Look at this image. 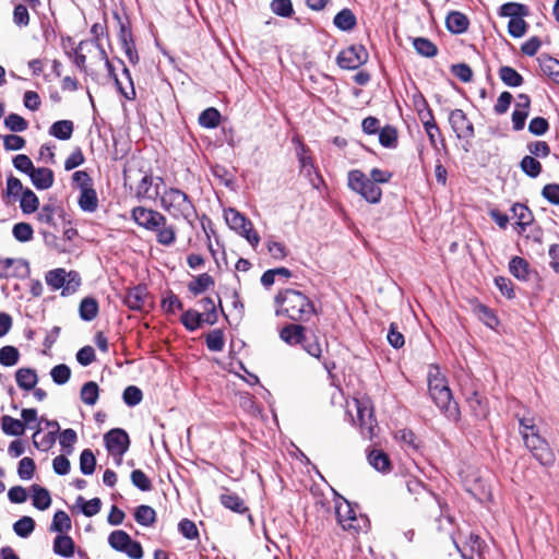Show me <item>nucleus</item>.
<instances>
[{
  "mask_svg": "<svg viewBox=\"0 0 559 559\" xmlns=\"http://www.w3.org/2000/svg\"><path fill=\"white\" fill-rule=\"evenodd\" d=\"M181 323L188 331H195L198 330L202 323H205L203 320V316L200 314V312L189 309L185 311L181 314Z\"/></svg>",
  "mask_w": 559,
  "mask_h": 559,
  "instance_id": "45",
  "label": "nucleus"
},
{
  "mask_svg": "<svg viewBox=\"0 0 559 559\" xmlns=\"http://www.w3.org/2000/svg\"><path fill=\"white\" fill-rule=\"evenodd\" d=\"M1 429L8 436L20 437L25 432V424L9 415L1 418Z\"/></svg>",
  "mask_w": 559,
  "mask_h": 559,
  "instance_id": "26",
  "label": "nucleus"
},
{
  "mask_svg": "<svg viewBox=\"0 0 559 559\" xmlns=\"http://www.w3.org/2000/svg\"><path fill=\"white\" fill-rule=\"evenodd\" d=\"M533 456L544 466H551L555 463V454L548 442L537 447L533 452Z\"/></svg>",
  "mask_w": 559,
  "mask_h": 559,
  "instance_id": "47",
  "label": "nucleus"
},
{
  "mask_svg": "<svg viewBox=\"0 0 559 559\" xmlns=\"http://www.w3.org/2000/svg\"><path fill=\"white\" fill-rule=\"evenodd\" d=\"M96 459L90 449H85L80 455V471L84 475H92L95 471Z\"/></svg>",
  "mask_w": 559,
  "mask_h": 559,
  "instance_id": "51",
  "label": "nucleus"
},
{
  "mask_svg": "<svg viewBox=\"0 0 559 559\" xmlns=\"http://www.w3.org/2000/svg\"><path fill=\"white\" fill-rule=\"evenodd\" d=\"M29 178L38 190H47L53 185V171L46 167L34 168Z\"/></svg>",
  "mask_w": 559,
  "mask_h": 559,
  "instance_id": "15",
  "label": "nucleus"
},
{
  "mask_svg": "<svg viewBox=\"0 0 559 559\" xmlns=\"http://www.w3.org/2000/svg\"><path fill=\"white\" fill-rule=\"evenodd\" d=\"M213 285V277L207 273H202L188 284V289L194 296H198L207 290Z\"/></svg>",
  "mask_w": 559,
  "mask_h": 559,
  "instance_id": "33",
  "label": "nucleus"
},
{
  "mask_svg": "<svg viewBox=\"0 0 559 559\" xmlns=\"http://www.w3.org/2000/svg\"><path fill=\"white\" fill-rule=\"evenodd\" d=\"M206 346L212 352H222L225 346L224 333L219 329L212 330L206 335Z\"/></svg>",
  "mask_w": 559,
  "mask_h": 559,
  "instance_id": "50",
  "label": "nucleus"
},
{
  "mask_svg": "<svg viewBox=\"0 0 559 559\" xmlns=\"http://www.w3.org/2000/svg\"><path fill=\"white\" fill-rule=\"evenodd\" d=\"M500 80L510 87H518L522 85V75L512 67L503 66L499 69Z\"/></svg>",
  "mask_w": 559,
  "mask_h": 559,
  "instance_id": "37",
  "label": "nucleus"
},
{
  "mask_svg": "<svg viewBox=\"0 0 559 559\" xmlns=\"http://www.w3.org/2000/svg\"><path fill=\"white\" fill-rule=\"evenodd\" d=\"M35 530V521L31 516H22L13 524L14 533L22 537L27 538Z\"/></svg>",
  "mask_w": 559,
  "mask_h": 559,
  "instance_id": "48",
  "label": "nucleus"
},
{
  "mask_svg": "<svg viewBox=\"0 0 559 559\" xmlns=\"http://www.w3.org/2000/svg\"><path fill=\"white\" fill-rule=\"evenodd\" d=\"M12 234L20 242H27L33 238V228L28 223H17L13 226Z\"/></svg>",
  "mask_w": 559,
  "mask_h": 559,
  "instance_id": "58",
  "label": "nucleus"
},
{
  "mask_svg": "<svg viewBox=\"0 0 559 559\" xmlns=\"http://www.w3.org/2000/svg\"><path fill=\"white\" fill-rule=\"evenodd\" d=\"M527 32V23L523 17L510 20L508 23V33L513 38H521Z\"/></svg>",
  "mask_w": 559,
  "mask_h": 559,
  "instance_id": "62",
  "label": "nucleus"
},
{
  "mask_svg": "<svg viewBox=\"0 0 559 559\" xmlns=\"http://www.w3.org/2000/svg\"><path fill=\"white\" fill-rule=\"evenodd\" d=\"M513 215L518 218L516 225L520 228L519 233L525 230V228L533 222L532 212L530 209L521 203H515L512 206Z\"/></svg>",
  "mask_w": 559,
  "mask_h": 559,
  "instance_id": "31",
  "label": "nucleus"
},
{
  "mask_svg": "<svg viewBox=\"0 0 559 559\" xmlns=\"http://www.w3.org/2000/svg\"><path fill=\"white\" fill-rule=\"evenodd\" d=\"M219 122H221V114L214 107L206 108L199 116L200 126L207 128V129L216 128L219 124Z\"/></svg>",
  "mask_w": 559,
  "mask_h": 559,
  "instance_id": "44",
  "label": "nucleus"
},
{
  "mask_svg": "<svg viewBox=\"0 0 559 559\" xmlns=\"http://www.w3.org/2000/svg\"><path fill=\"white\" fill-rule=\"evenodd\" d=\"M71 528V520L64 511H57L53 515L50 530L58 533L67 532Z\"/></svg>",
  "mask_w": 559,
  "mask_h": 559,
  "instance_id": "54",
  "label": "nucleus"
},
{
  "mask_svg": "<svg viewBox=\"0 0 559 559\" xmlns=\"http://www.w3.org/2000/svg\"><path fill=\"white\" fill-rule=\"evenodd\" d=\"M275 302L278 306L276 316H286L293 321H308L314 312L310 299L295 289L278 293Z\"/></svg>",
  "mask_w": 559,
  "mask_h": 559,
  "instance_id": "2",
  "label": "nucleus"
},
{
  "mask_svg": "<svg viewBox=\"0 0 559 559\" xmlns=\"http://www.w3.org/2000/svg\"><path fill=\"white\" fill-rule=\"evenodd\" d=\"M468 19L461 12L452 11L445 19V25L449 32L453 34H462L468 27Z\"/></svg>",
  "mask_w": 559,
  "mask_h": 559,
  "instance_id": "17",
  "label": "nucleus"
},
{
  "mask_svg": "<svg viewBox=\"0 0 559 559\" xmlns=\"http://www.w3.org/2000/svg\"><path fill=\"white\" fill-rule=\"evenodd\" d=\"M437 407L450 419L457 420L460 417V409L457 403L453 401L450 388L439 391L431 396Z\"/></svg>",
  "mask_w": 559,
  "mask_h": 559,
  "instance_id": "14",
  "label": "nucleus"
},
{
  "mask_svg": "<svg viewBox=\"0 0 559 559\" xmlns=\"http://www.w3.org/2000/svg\"><path fill=\"white\" fill-rule=\"evenodd\" d=\"M528 13V8L525 4L518 2L504 3L499 9V15L502 17H510V20L525 17Z\"/></svg>",
  "mask_w": 559,
  "mask_h": 559,
  "instance_id": "24",
  "label": "nucleus"
},
{
  "mask_svg": "<svg viewBox=\"0 0 559 559\" xmlns=\"http://www.w3.org/2000/svg\"><path fill=\"white\" fill-rule=\"evenodd\" d=\"M379 142L384 147H395L397 143V132L395 128L386 126L379 131Z\"/></svg>",
  "mask_w": 559,
  "mask_h": 559,
  "instance_id": "56",
  "label": "nucleus"
},
{
  "mask_svg": "<svg viewBox=\"0 0 559 559\" xmlns=\"http://www.w3.org/2000/svg\"><path fill=\"white\" fill-rule=\"evenodd\" d=\"M100 55H102V58L105 60V66H106L108 75L115 81V84H116L119 93L126 99H129V100L133 99L135 97V90L133 86V81H132L129 69L124 66V63L121 60H119L120 63L123 66L121 75H122L123 80H126V82L129 85V88H126L122 85V80L119 79L118 75L116 74L115 68H114L112 63L109 61V59L107 58V55L103 48H100Z\"/></svg>",
  "mask_w": 559,
  "mask_h": 559,
  "instance_id": "9",
  "label": "nucleus"
},
{
  "mask_svg": "<svg viewBox=\"0 0 559 559\" xmlns=\"http://www.w3.org/2000/svg\"><path fill=\"white\" fill-rule=\"evenodd\" d=\"M131 481L133 486L142 491H150L152 489V481L141 469L132 471Z\"/></svg>",
  "mask_w": 559,
  "mask_h": 559,
  "instance_id": "64",
  "label": "nucleus"
},
{
  "mask_svg": "<svg viewBox=\"0 0 559 559\" xmlns=\"http://www.w3.org/2000/svg\"><path fill=\"white\" fill-rule=\"evenodd\" d=\"M32 491L33 506L36 509L44 511L50 507L51 498L49 491L46 488L38 485H33Z\"/></svg>",
  "mask_w": 559,
  "mask_h": 559,
  "instance_id": "35",
  "label": "nucleus"
},
{
  "mask_svg": "<svg viewBox=\"0 0 559 559\" xmlns=\"http://www.w3.org/2000/svg\"><path fill=\"white\" fill-rule=\"evenodd\" d=\"M199 305L203 310L200 314L203 316L204 322L210 325L215 324L218 320V314L214 299L212 297L202 298L199 301Z\"/></svg>",
  "mask_w": 559,
  "mask_h": 559,
  "instance_id": "30",
  "label": "nucleus"
},
{
  "mask_svg": "<svg viewBox=\"0 0 559 559\" xmlns=\"http://www.w3.org/2000/svg\"><path fill=\"white\" fill-rule=\"evenodd\" d=\"M347 180L349 189L360 194L367 202L377 204L381 201V188L370 180L361 170H350Z\"/></svg>",
  "mask_w": 559,
  "mask_h": 559,
  "instance_id": "5",
  "label": "nucleus"
},
{
  "mask_svg": "<svg viewBox=\"0 0 559 559\" xmlns=\"http://www.w3.org/2000/svg\"><path fill=\"white\" fill-rule=\"evenodd\" d=\"M346 413L352 416L353 423L360 428V432L365 438L371 439L373 437L377 421L369 397H354L352 402H347Z\"/></svg>",
  "mask_w": 559,
  "mask_h": 559,
  "instance_id": "3",
  "label": "nucleus"
},
{
  "mask_svg": "<svg viewBox=\"0 0 559 559\" xmlns=\"http://www.w3.org/2000/svg\"><path fill=\"white\" fill-rule=\"evenodd\" d=\"M122 399L128 406H135L141 403L143 394L138 386L129 385L124 389Z\"/></svg>",
  "mask_w": 559,
  "mask_h": 559,
  "instance_id": "61",
  "label": "nucleus"
},
{
  "mask_svg": "<svg viewBox=\"0 0 559 559\" xmlns=\"http://www.w3.org/2000/svg\"><path fill=\"white\" fill-rule=\"evenodd\" d=\"M448 382L438 366H430L428 370V389L430 396L448 388Z\"/></svg>",
  "mask_w": 559,
  "mask_h": 559,
  "instance_id": "18",
  "label": "nucleus"
},
{
  "mask_svg": "<svg viewBox=\"0 0 559 559\" xmlns=\"http://www.w3.org/2000/svg\"><path fill=\"white\" fill-rule=\"evenodd\" d=\"M335 513L338 523L344 530L357 532L360 528V522L364 519L357 516L356 511L347 500L343 499L336 503Z\"/></svg>",
  "mask_w": 559,
  "mask_h": 559,
  "instance_id": "12",
  "label": "nucleus"
},
{
  "mask_svg": "<svg viewBox=\"0 0 559 559\" xmlns=\"http://www.w3.org/2000/svg\"><path fill=\"white\" fill-rule=\"evenodd\" d=\"M45 281L51 290L61 289V295L63 297L71 296L76 293L82 283L81 276L78 272H67L61 267L48 271L45 275Z\"/></svg>",
  "mask_w": 559,
  "mask_h": 559,
  "instance_id": "4",
  "label": "nucleus"
},
{
  "mask_svg": "<svg viewBox=\"0 0 559 559\" xmlns=\"http://www.w3.org/2000/svg\"><path fill=\"white\" fill-rule=\"evenodd\" d=\"M270 8L274 14L282 17H289L294 13L290 0H272Z\"/></svg>",
  "mask_w": 559,
  "mask_h": 559,
  "instance_id": "57",
  "label": "nucleus"
},
{
  "mask_svg": "<svg viewBox=\"0 0 559 559\" xmlns=\"http://www.w3.org/2000/svg\"><path fill=\"white\" fill-rule=\"evenodd\" d=\"M449 123L457 139L471 140L475 135L473 122L462 109H453L449 114Z\"/></svg>",
  "mask_w": 559,
  "mask_h": 559,
  "instance_id": "10",
  "label": "nucleus"
},
{
  "mask_svg": "<svg viewBox=\"0 0 559 559\" xmlns=\"http://www.w3.org/2000/svg\"><path fill=\"white\" fill-rule=\"evenodd\" d=\"M135 521L143 526H151L156 521V512L150 506H139L134 512Z\"/></svg>",
  "mask_w": 559,
  "mask_h": 559,
  "instance_id": "41",
  "label": "nucleus"
},
{
  "mask_svg": "<svg viewBox=\"0 0 559 559\" xmlns=\"http://www.w3.org/2000/svg\"><path fill=\"white\" fill-rule=\"evenodd\" d=\"M19 358V350L14 346L7 345L0 349V364L4 367H12L16 365Z\"/></svg>",
  "mask_w": 559,
  "mask_h": 559,
  "instance_id": "53",
  "label": "nucleus"
},
{
  "mask_svg": "<svg viewBox=\"0 0 559 559\" xmlns=\"http://www.w3.org/2000/svg\"><path fill=\"white\" fill-rule=\"evenodd\" d=\"M53 551L62 557H72L74 554V543L68 535H58L53 542Z\"/></svg>",
  "mask_w": 559,
  "mask_h": 559,
  "instance_id": "34",
  "label": "nucleus"
},
{
  "mask_svg": "<svg viewBox=\"0 0 559 559\" xmlns=\"http://www.w3.org/2000/svg\"><path fill=\"white\" fill-rule=\"evenodd\" d=\"M131 218L140 227L153 231L166 223V216L160 212L144 206H135L131 211Z\"/></svg>",
  "mask_w": 559,
  "mask_h": 559,
  "instance_id": "7",
  "label": "nucleus"
},
{
  "mask_svg": "<svg viewBox=\"0 0 559 559\" xmlns=\"http://www.w3.org/2000/svg\"><path fill=\"white\" fill-rule=\"evenodd\" d=\"M224 216L227 225L245 237L253 248L259 245L260 237L253 229L252 223L245 215L235 209H228L225 211Z\"/></svg>",
  "mask_w": 559,
  "mask_h": 559,
  "instance_id": "6",
  "label": "nucleus"
},
{
  "mask_svg": "<svg viewBox=\"0 0 559 559\" xmlns=\"http://www.w3.org/2000/svg\"><path fill=\"white\" fill-rule=\"evenodd\" d=\"M20 197V206L23 213L31 214L37 211L39 200L31 189H25Z\"/></svg>",
  "mask_w": 559,
  "mask_h": 559,
  "instance_id": "40",
  "label": "nucleus"
},
{
  "mask_svg": "<svg viewBox=\"0 0 559 559\" xmlns=\"http://www.w3.org/2000/svg\"><path fill=\"white\" fill-rule=\"evenodd\" d=\"M153 231L156 233L157 242L163 246L169 247L176 241V228L173 225L167 224V222Z\"/></svg>",
  "mask_w": 559,
  "mask_h": 559,
  "instance_id": "42",
  "label": "nucleus"
},
{
  "mask_svg": "<svg viewBox=\"0 0 559 559\" xmlns=\"http://www.w3.org/2000/svg\"><path fill=\"white\" fill-rule=\"evenodd\" d=\"M41 428L36 427L35 432L33 433V444L36 449L39 451H48L50 450L53 444L56 443L57 435L55 432H48L47 435H44L40 437Z\"/></svg>",
  "mask_w": 559,
  "mask_h": 559,
  "instance_id": "32",
  "label": "nucleus"
},
{
  "mask_svg": "<svg viewBox=\"0 0 559 559\" xmlns=\"http://www.w3.org/2000/svg\"><path fill=\"white\" fill-rule=\"evenodd\" d=\"M35 472V462L31 457H23L19 462L17 474L23 480H29Z\"/></svg>",
  "mask_w": 559,
  "mask_h": 559,
  "instance_id": "63",
  "label": "nucleus"
},
{
  "mask_svg": "<svg viewBox=\"0 0 559 559\" xmlns=\"http://www.w3.org/2000/svg\"><path fill=\"white\" fill-rule=\"evenodd\" d=\"M4 126L12 132H23L27 129V121L17 114H9L4 118Z\"/></svg>",
  "mask_w": 559,
  "mask_h": 559,
  "instance_id": "55",
  "label": "nucleus"
},
{
  "mask_svg": "<svg viewBox=\"0 0 559 559\" xmlns=\"http://www.w3.org/2000/svg\"><path fill=\"white\" fill-rule=\"evenodd\" d=\"M79 206L82 211L93 213L98 207V199L93 186L80 191Z\"/></svg>",
  "mask_w": 559,
  "mask_h": 559,
  "instance_id": "20",
  "label": "nucleus"
},
{
  "mask_svg": "<svg viewBox=\"0 0 559 559\" xmlns=\"http://www.w3.org/2000/svg\"><path fill=\"white\" fill-rule=\"evenodd\" d=\"M31 273L29 264L21 258L0 259V278H24Z\"/></svg>",
  "mask_w": 559,
  "mask_h": 559,
  "instance_id": "11",
  "label": "nucleus"
},
{
  "mask_svg": "<svg viewBox=\"0 0 559 559\" xmlns=\"http://www.w3.org/2000/svg\"><path fill=\"white\" fill-rule=\"evenodd\" d=\"M368 57V51L362 45H352L338 53L336 61L342 69L355 70L365 64Z\"/></svg>",
  "mask_w": 559,
  "mask_h": 559,
  "instance_id": "8",
  "label": "nucleus"
},
{
  "mask_svg": "<svg viewBox=\"0 0 559 559\" xmlns=\"http://www.w3.org/2000/svg\"><path fill=\"white\" fill-rule=\"evenodd\" d=\"M99 396V388L96 382L88 381L83 384L80 392L82 402L88 406H93L97 403Z\"/></svg>",
  "mask_w": 559,
  "mask_h": 559,
  "instance_id": "38",
  "label": "nucleus"
},
{
  "mask_svg": "<svg viewBox=\"0 0 559 559\" xmlns=\"http://www.w3.org/2000/svg\"><path fill=\"white\" fill-rule=\"evenodd\" d=\"M50 376L56 384L62 385L69 381L71 369L67 365L60 364L51 369Z\"/></svg>",
  "mask_w": 559,
  "mask_h": 559,
  "instance_id": "59",
  "label": "nucleus"
},
{
  "mask_svg": "<svg viewBox=\"0 0 559 559\" xmlns=\"http://www.w3.org/2000/svg\"><path fill=\"white\" fill-rule=\"evenodd\" d=\"M146 298V289L142 286L131 288L124 298V304L132 310H142Z\"/></svg>",
  "mask_w": 559,
  "mask_h": 559,
  "instance_id": "22",
  "label": "nucleus"
},
{
  "mask_svg": "<svg viewBox=\"0 0 559 559\" xmlns=\"http://www.w3.org/2000/svg\"><path fill=\"white\" fill-rule=\"evenodd\" d=\"M369 464L381 473H386L390 471L391 462L386 453L381 450H372L368 454Z\"/></svg>",
  "mask_w": 559,
  "mask_h": 559,
  "instance_id": "27",
  "label": "nucleus"
},
{
  "mask_svg": "<svg viewBox=\"0 0 559 559\" xmlns=\"http://www.w3.org/2000/svg\"><path fill=\"white\" fill-rule=\"evenodd\" d=\"M80 318L83 321H92L98 314V302L93 297H85L82 299L79 307Z\"/></svg>",
  "mask_w": 559,
  "mask_h": 559,
  "instance_id": "29",
  "label": "nucleus"
},
{
  "mask_svg": "<svg viewBox=\"0 0 559 559\" xmlns=\"http://www.w3.org/2000/svg\"><path fill=\"white\" fill-rule=\"evenodd\" d=\"M120 40L124 50L126 56L132 64L139 62V55L135 50L134 44L131 39V34L127 32L124 26H121Z\"/></svg>",
  "mask_w": 559,
  "mask_h": 559,
  "instance_id": "39",
  "label": "nucleus"
},
{
  "mask_svg": "<svg viewBox=\"0 0 559 559\" xmlns=\"http://www.w3.org/2000/svg\"><path fill=\"white\" fill-rule=\"evenodd\" d=\"M76 504L81 507V510L84 515L91 518L96 515L100 511L102 501L99 498H93L91 500H85L83 497H78Z\"/></svg>",
  "mask_w": 559,
  "mask_h": 559,
  "instance_id": "49",
  "label": "nucleus"
},
{
  "mask_svg": "<svg viewBox=\"0 0 559 559\" xmlns=\"http://www.w3.org/2000/svg\"><path fill=\"white\" fill-rule=\"evenodd\" d=\"M15 379L17 385L25 391L34 389L38 381L36 371L31 368L19 369L15 373Z\"/></svg>",
  "mask_w": 559,
  "mask_h": 559,
  "instance_id": "23",
  "label": "nucleus"
},
{
  "mask_svg": "<svg viewBox=\"0 0 559 559\" xmlns=\"http://www.w3.org/2000/svg\"><path fill=\"white\" fill-rule=\"evenodd\" d=\"M413 46L417 53L423 57L431 58L438 52L437 46L431 40L424 37L414 38Z\"/></svg>",
  "mask_w": 559,
  "mask_h": 559,
  "instance_id": "43",
  "label": "nucleus"
},
{
  "mask_svg": "<svg viewBox=\"0 0 559 559\" xmlns=\"http://www.w3.org/2000/svg\"><path fill=\"white\" fill-rule=\"evenodd\" d=\"M509 270L513 276L521 281H527L530 277V265L523 258H512L509 263Z\"/></svg>",
  "mask_w": 559,
  "mask_h": 559,
  "instance_id": "36",
  "label": "nucleus"
},
{
  "mask_svg": "<svg viewBox=\"0 0 559 559\" xmlns=\"http://www.w3.org/2000/svg\"><path fill=\"white\" fill-rule=\"evenodd\" d=\"M334 25L344 32H349L356 26V16L349 9L341 10L334 17Z\"/></svg>",
  "mask_w": 559,
  "mask_h": 559,
  "instance_id": "28",
  "label": "nucleus"
},
{
  "mask_svg": "<svg viewBox=\"0 0 559 559\" xmlns=\"http://www.w3.org/2000/svg\"><path fill=\"white\" fill-rule=\"evenodd\" d=\"M131 537L124 531H114L108 537V543L111 548L117 551L123 552L127 550L128 544H130Z\"/></svg>",
  "mask_w": 559,
  "mask_h": 559,
  "instance_id": "46",
  "label": "nucleus"
},
{
  "mask_svg": "<svg viewBox=\"0 0 559 559\" xmlns=\"http://www.w3.org/2000/svg\"><path fill=\"white\" fill-rule=\"evenodd\" d=\"M521 169L527 176L536 178L542 171V165L535 157L527 155L521 160Z\"/></svg>",
  "mask_w": 559,
  "mask_h": 559,
  "instance_id": "52",
  "label": "nucleus"
},
{
  "mask_svg": "<svg viewBox=\"0 0 559 559\" xmlns=\"http://www.w3.org/2000/svg\"><path fill=\"white\" fill-rule=\"evenodd\" d=\"M538 61L543 73L559 85V61L547 55L540 56Z\"/></svg>",
  "mask_w": 559,
  "mask_h": 559,
  "instance_id": "21",
  "label": "nucleus"
},
{
  "mask_svg": "<svg viewBox=\"0 0 559 559\" xmlns=\"http://www.w3.org/2000/svg\"><path fill=\"white\" fill-rule=\"evenodd\" d=\"M305 330L306 329L302 325L288 324L281 330L280 336L289 345L301 344L306 336Z\"/></svg>",
  "mask_w": 559,
  "mask_h": 559,
  "instance_id": "16",
  "label": "nucleus"
},
{
  "mask_svg": "<svg viewBox=\"0 0 559 559\" xmlns=\"http://www.w3.org/2000/svg\"><path fill=\"white\" fill-rule=\"evenodd\" d=\"M73 122L71 120H59L53 122L49 128V134L58 140H69L73 133Z\"/></svg>",
  "mask_w": 559,
  "mask_h": 559,
  "instance_id": "25",
  "label": "nucleus"
},
{
  "mask_svg": "<svg viewBox=\"0 0 559 559\" xmlns=\"http://www.w3.org/2000/svg\"><path fill=\"white\" fill-rule=\"evenodd\" d=\"M76 440L78 435L72 428L64 429L62 432H60L59 443L68 454L72 453L73 444L76 442Z\"/></svg>",
  "mask_w": 559,
  "mask_h": 559,
  "instance_id": "60",
  "label": "nucleus"
},
{
  "mask_svg": "<svg viewBox=\"0 0 559 559\" xmlns=\"http://www.w3.org/2000/svg\"><path fill=\"white\" fill-rule=\"evenodd\" d=\"M155 195L159 197L160 207L174 219H183L191 223L197 215V209L191 198L182 190L166 187L163 191L155 189Z\"/></svg>",
  "mask_w": 559,
  "mask_h": 559,
  "instance_id": "1",
  "label": "nucleus"
},
{
  "mask_svg": "<svg viewBox=\"0 0 559 559\" xmlns=\"http://www.w3.org/2000/svg\"><path fill=\"white\" fill-rule=\"evenodd\" d=\"M104 439L108 452L112 455L122 456L129 449V436L123 429H111Z\"/></svg>",
  "mask_w": 559,
  "mask_h": 559,
  "instance_id": "13",
  "label": "nucleus"
},
{
  "mask_svg": "<svg viewBox=\"0 0 559 559\" xmlns=\"http://www.w3.org/2000/svg\"><path fill=\"white\" fill-rule=\"evenodd\" d=\"M221 503L236 513L243 514L248 511L245 501L235 492L226 490L219 497Z\"/></svg>",
  "mask_w": 559,
  "mask_h": 559,
  "instance_id": "19",
  "label": "nucleus"
}]
</instances>
